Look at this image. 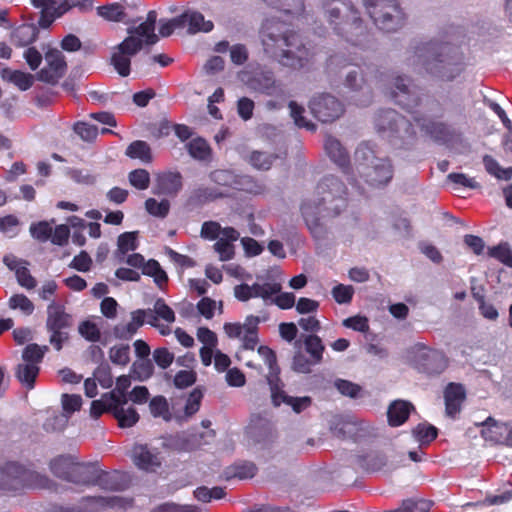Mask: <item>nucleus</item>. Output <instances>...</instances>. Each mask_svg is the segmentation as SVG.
<instances>
[{"label": "nucleus", "mask_w": 512, "mask_h": 512, "mask_svg": "<svg viewBox=\"0 0 512 512\" xmlns=\"http://www.w3.org/2000/svg\"><path fill=\"white\" fill-rule=\"evenodd\" d=\"M8 306L12 310L19 309L24 315H31L34 311V304L24 294L12 295L8 301Z\"/></svg>", "instance_id": "nucleus-48"}, {"label": "nucleus", "mask_w": 512, "mask_h": 512, "mask_svg": "<svg viewBox=\"0 0 512 512\" xmlns=\"http://www.w3.org/2000/svg\"><path fill=\"white\" fill-rule=\"evenodd\" d=\"M356 158L366 162L360 163L358 171L371 186L381 187L391 181L394 168L389 158L375 156L368 147H359L356 150Z\"/></svg>", "instance_id": "nucleus-7"}, {"label": "nucleus", "mask_w": 512, "mask_h": 512, "mask_svg": "<svg viewBox=\"0 0 512 512\" xmlns=\"http://www.w3.org/2000/svg\"><path fill=\"white\" fill-rule=\"evenodd\" d=\"M418 358L422 369L429 374H439L445 369V358L436 350L422 347L418 352Z\"/></svg>", "instance_id": "nucleus-22"}, {"label": "nucleus", "mask_w": 512, "mask_h": 512, "mask_svg": "<svg viewBox=\"0 0 512 512\" xmlns=\"http://www.w3.org/2000/svg\"><path fill=\"white\" fill-rule=\"evenodd\" d=\"M241 80L248 88L269 96L282 93L280 83L275 79L274 72L269 69H259L253 72H242Z\"/></svg>", "instance_id": "nucleus-13"}, {"label": "nucleus", "mask_w": 512, "mask_h": 512, "mask_svg": "<svg viewBox=\"0 0 512 512\" xmlns=\"http://www.w3.org/2000/svg\"><path fill=\"white\" fill-rule=\"evenodd\" d=\"M72 326V317L65 312L62 305L52 301L47 307L46 329L50 333L49 342L57 350H61L68 339L66 329Z\"/></svg>", "instance_id": "nucleus-11"}, {"label": "nucleus", "mask_w": 512, "mask_h": 512, "mask_svg": "<svg viewBox=\"0 0 512 512\" xmlns=\"http://www.w3.org/2000/svg\"><path fill=\"white\" fill-rule=\"evenodd\" d=\"M92 485H98L107 491H118L122 488L117 475L108 473H99L96 469L94 471V481Z\"/></svg>", "instance_id": "nucleus-41"}, {"label": "nucleus", "mask_w": 512, "mask_h": 512, "mask_svg": "<svg viewBox=\"0 0 512 512\" xmlns=\"http://www.w3.org/2000/svg\"><path fill=\"white\" fill-rule=\"evenodd\" d=\"M129 183L139 190H145L150 185V175L145 169H135L128 175Z\"/></svg>", "instance_id": "nucleus-56"}, {"label": "nucleus", "mask_w": 512, "mask_h": 512, "mask_svg": "<svg viewBox=\"0 0 512 512\" xmlns=\"http://www.w3.org/2000/svg\"><path fill=\"white\" fill-rule=\"evenodd\" d=\"M131 456L134 464L147 472L156 471L162 463L159 451L147 444H135Z\"/></svg>", "instance_id": "nucleus-18"}, {"label": "nucleus", "mask_w": 512, "mask_h": 512, "mask_svg": "<svg viewBox=\"0 0 512 512\" xmlns=\"http://www.w3.org/2000/svg\"><path fill=\"white\" fill-rule=\"evenodd\" d=\"M407 54V64L419 73L451 81L461 72V57L457 49L442 40L413 42Z\"/></svg>", "instance_id": "nucleus-2"}, {"label": "nucleus", "mask_w": 512, "mask_h": 512, "mask_svg": "<svg viewBox=\"0 0 512 512\" xmlns=\"http://www.w3.org/2000/svg\"><path fill=\"white\" fill-rule=\"evenodd\" d=\"M413 406L403 400H396L392 402L387 411L388 422L391 426H399L403 424L411 411Z\"/></svg>", "instance_id": "nucleus-27"}, {"label": "nucleus", "mask_w": 512, "mask_h": 512, "mask_svg": "<svg viewBox=\"0 0 512 512\" xmlns=\"http://www.w3.org/2000/svg\"><path fill=\"white\" fill-rule=\"evenodd\" d=\"M345 195V185L330 175L319 182L315 195L302 203V215L315 236L318 234L317 221L320 218L335 217L346 208Z\"/></svg>", "instance_id": "nucleus-3"}, {"label": "nucleus", "mask_w": 512, "mask_h": 512, "mask_svg": "<svg viewBox=\"0 0 512 512\" xmlns=\"http://www.w3.org/2000/svg\"><path fill=\"white\" fill-rule=\"evenodd\" d=\"M1 75L4 80L14 84L22 91L29 89L34 82L33 75L20 70L4 68L1 72Z\"/></svg>", "instance_id": "nucleus-30"}, {"label": "nucleus", "mask_w": 512, "mask_h": 512, "mask_svg": "<svg viewBox=\"0 0 512 512\" xmlns=\"http://www.w3.org/2000/svg\"><path fill=\"white\" fill-rule=\"evenodd\" d=\"M137 234L138 232L133 231L119 235L115 256L120 262L124 261V257L129 251L137 249Z\"/></svg>", "instance_id": "nucleus-33"}, {"label": "nucleus", "mask_w": 512, "mask_h": 512, "mask_svg": "<svg viewBox=\"0 0 512 512\" xmlns=\"http://www.w3.org/2000/svg\"><path fill=\"white\" fill-rule=\"evenodd\" d=\"M387 95L411 113L416 112L423 100L419 88L412 84L410 78L401 75L393 77Z\"/></svg>", "instance_id": "nucleus-10"}, {"label": "nucleus", "mask_w": 512, "mask_h": 512, "mask_svg": "<svg viewBox=\"0 0 512 512\" xmlns=\"http://www.w3.org/2000/svg\"><path fill=\"white\" fill-rule=\"evenodd\" d=\"M258 355L262 358L265 364L269 368V375L267 376V382L269 383V378L273 377L279 378V367L277 366L276 354L270 349L268 346H259L257 349Z\"/></svg>", "instance_id": "nucleus-42"}, {"label": "nucleus", "mask_w": 512, "mask_h": 512, "mask_svg": "<svg viewBox=\"0 0 512 512\" xmlns=\"http://www.w3.org/2000/svg\"><path fill=\"white\" fill-rule=\"evenodd\" d=\"M282 285L276 281L256 282L252 285L240 284L234 287V296L246 302L251 298H261L265 303L275 304L280 309H290L295 305V295L281 293Z\"/></svg>", "instance_id": "nucleus-6"}, {"label": "nucleus", "mask_w": 512, "mask_h": 512, "mask_svg": "<svg viewBox=\"0 0 512 512\" xmlns=\"http://www.w3.org/2000/svg\"><path fill=\"white\" fill-rule=\"evenodd\" d=\"M186 147L190 156L197 160H207L211 153L208 143L202 138L191 140Z\"/></svg>", "instance_id": "nucleus-43"}, {"label": "nucleus", "mask_w": 512, "mask_h": 512, "mask_svg": "<svg viewBox=\"0 0 512 512\" xmlns=\"http://www.w3.org/2000/svg\"><path fill=\"white\" fill-rule=\"evenodd\" d=\"M277 157L273 153L255 150L247 156V161L257 170H269Z\"/></svg>", "instance_id": "nucleus-36"}, {"label": "nucleus", "mask_w": 512, "mask_h": 512, "mask_svg": "<svg viewBox=\"0 0 512 512\" xmlns=\"http://www.w3.org/2000/svg\"><path fill=\"white\" fill-rule=\"evenodd\" d=\"M157 12L150 10L146 19L138 25L128 27L127 36L111 49V65L122 77L131 72V59L141 50L150 48L159 41L155 33Z\"/></svg>", "instance_id": "nucleus-4"}, {"label": "nucleus", "mask_w": 512, "mask_h": 512, "mask_svg": "<svg viewBox=\"0 0 512 512\" xmlns=\"http://www.w3.org/2000/svg\"><path fill=\"white\" fill-rule=\"evenodd\" d=\"M364 3L381 30L391 32L403 25L405 15L396 0H364Z\"/></svg>", "instance_id": "nucleus-8"}, {"label": "nucleus", "mask_w": 512, "mask_h": 512, "mask_svg": "<svg viewBox=\"0 0 512 512\" xmlns=\"http://www.w3.org/2000/svg\"><path fill=\"white\" fill-rule=\"evenodd\" d=\"M483 164L486 171L497 179H510V172L512 171V168H501L499 163L492 156L485 155L483 157Z\"/></svg>", "instance_id": "nucleus-49"}, {"label": "nucleus", "mask_w": 512, "mask_h": 512, "mask_svg": "<svg viewBox=\"0 0 512 512\" xmlns=\"http://www.w3.org/2000/svg\"><path fill=\"white\" fill-rule=\"evenodd\" d=\"M447 182L455 185V188L465 187L469 189H479L480 183L475 178L469 177L464 173H450L447 175Z\"/></svg>", "instance_id": "nucleus-51"}, {"label": "nucleus", "mask_w": 512, "mask_h": 512, "mask_svg": "<svg viewBox=\"0 0 512 512\" xmlns=\"http://www.w3.org/2000/svg\"><path fill=\"white\" fill-rule=\"evenodd\" d=\"M261 43L265 55L292 71L306 69L313 58L302 37L276 18L268 19L263 24Z\"/></svg>", "instance_id": "nucleus-1"}, {"label": "nucleus", "mask_w": 512, "mask_h": 512, "mask_svg": "<svg viewBox=\"0 0 512 512\" xmlns=\"http://www.w3.org/2000/svg\"><path fill=\"white\" fill-rule=\"evenodd\" d=\"M78 331L82 337L90 342H97L101 338V333L99 328L94 322L91 321H83L79 327Z\"/></svg>", "instance_id": "nucleus-59"}, {"label": "nucleus", "mask_w": 512, "mask_h": 512, "mask_svg": "<svg viewBox=\"0 0 512 512\" xmlns=\"http://www.w3.org/2000/svg\"><path fill=\"white\" fill-rule=\"evenodd\" d=\"M149 409L154 417H161L165 421H169L171 419L167 400L163 396L154 397L149 403Z\"/></svg>", "instance_id": "nucleus-52"}, {"label": "nucleus", "mask_w": 512, "mask_h": 512, "mask_svg": "<svg viewBox=\"0 0 512 512\" xmlns=\"http://www.w3.org/2000/svg\"><path fill=\"white\" fill-rule=\"evenodd\" d=\"M145 208L147 212L152 216L164 218L169 212L170 203L168 200H162L158 202L154 198H148L145 201Z\"/></svg>", "instance_id": "nucleus-54"}, {"label": "nucleus", "mask_w": 512, "mask_h": 512, "mask_svg": "<svg viewBox=\"0 0 512 512\" xmlns=\"http://www.w3.org/2000/svg\"><path fill=\"white\" fill-rule=\"evenodd\" d=\"M203 397L202 392L196 388L194 389L185 404L184 413L176 416L177 421L183 422L187 421L191 416H193L200 408L201 399Z\"/></svg>", "instance_id": "nucleus-38"}, {"label": "nucleus", "mask_w": 512, "mask_h": 512, "mask_svg": "<svg viewBox=\"0 0 512 512\" xmlns=\"http://www.w3.org/2000/svg\"><path fill=\"white\" fill-rule=\"evenodd\" d=\"M412 433L420 444H428L437 437V429L426 423L418 424L413 429Z\"/></svg>", "instance_id": "nucleus-47"}, {"label": "nucleus", "mask_w": 512, "mask_h": 512, "mask_svg": "<svg viewBox=\"0 0 512 512\" xmlns=\"http://www.w3.org/2000/svg\"><path fill=\"white\" fill-rule=\"evenodd\" d=\"M366 465L368 469L373 471L383 469L389 471L395 469L398 466V464L394 463L393 460H390V456L385 453H375L367 456Z\"/></svg>", "instance_id": "nucleus-37"}, {"label": "nucleus", "mask_w": 512, "mask_h": 512, "mask_svg": "<svg viewBox=\"0 0 512 512\" xmlns=\"http://www.w3.org/2000/svg\"><path fill=\"white\" fill-rule=\"evenodd\" d=\"M153 307L154 312L158 318L163 319L167 323H173L175 321L174 311L165 303L163 299H157Z\"/></svg>", "instance_id": "nucleus-63"}, {"label": "nucleus", "mask_w": 512, "mask_h": 512, "mask_svg": "<svg viewBox=\"0 0 512 512\" xmlns=\"http://www.w3.org/2000/svg\"><path fill=\"white\" fill-rule=\"evenodd\" d=\"M48 483L46 476L29 471L17 463L9 462L0 465V489H18L24 485L44 488Z\"/></svg>", "instance_id": "nucleus-9"}, {"label": "nucleus", "mask_w": 512, "mask_h": 512, "mask_svg": "<svg viewBox=\"0 0 512 512\" xmlns=\"http://www.w3.org/2000/svg\"><path fill=\"white\" fill-rule=\"evenodd\" d=\"M47 67L43 68L38 77L41 81L55 83L65 72L66 62L61 51L50 49L45 54Z\"/></svg>", "instance_id": "nucleus-19"}, {"label": "nucleus", "mask_w": 512, "mask_h": 512, "mask_svg": "<svg viewBox=\"0 0 512 512\" xmlns=\"http://www.w3.org/2000/svg\"><path fill=\"white\" fill-rule=\"evenodd\" d=\"M182 188V176L179 172L159 174L153 193L157 195L175 196Z\"/></svg>", "instance_id": "nucleus-21"}, {"label": "nucleus", "mask_w": 512, "mask_h": 512, "mask_svg": "<svg viewBox=\"0 0 512 512\" xmlns=\"http://www.w3.org/2000/svg\"><path fill=\"white\" fill-rule=\"evenodd\" d=\"M180 17L183 18V26L188 25L189 34L208 33L214 28L212 21L206 20L203 14L195 10H186Z\"/></svg>", "instance_id": "nucleus-23"}, {"label": "nucleus", "mask_w": 512, "mask_h": 512, "mask_svg": "<svg viewBox=\"0 0 512 512\" xmlns=\"http://www.w3.org/2000/svg\"><path fill=\"white\" fill-rule=\"evenodd\" d=\"M94 471L95 468L93 466L74 461L67 481L77 485H92Z\"/></svg>", "instance_id": "nucleus-25"}, {"label": "nucleus", "mask_w": 512, "mask_h": 512, "mask_svg": "<svg viewBox=\"0 0 512 512\" xmlns=\"http://www.w3.org/2000/svg\"><path fill=\"white\" fill-rule=\"evenodd\" d=\"M58 7V15H63L69 9L78 7L81 11H89L93 8L92 0H64Z\"/></svg>", "instance_id": "nucleus-60"}, {"label": "nucleus", "mask_w": 512, "mask_h": 512, "mask_svg": "<svg viewBox=\"0 0 512 512\" xmlns=\"http://www.w3.org/2000/svg\"><path fill=\"white\" fill-rule=\"evenodd\" d=\"M486 424L490 425L495 431L496 434H499L500 441H502L507 446L512 447V425L507 424H498L492 418H488L486 420Z\"/></svg>", "instance_id": "nucleus-57"}, {"label": "nucleus", "mask_w": 512, "mask_h": 512, "mask_svg": "<svg viewBox=\"0 0 512 512\" xmlns=\"http://www.w3.org/2000/svg\"><path fill=\"white\" fill-rule=\"evenodd\" d=\"M81 502L85 509H113L128 510L133 508V499L122 495H99L87 496L82 498Z\"/></svg>", "instance_id": "nucleus-17"}, {"label": "nucleus", "mask_w": 512, "mask_h": 512, "mask_svg": "<svg viewBox=\"0 0 512 512\" xmlns=\"http://www.w3.org/2000/svg\"><path fill=\"white\" fill-rule=\"evenodd\" d=\"M142 312H131V320L128 323H119L114 327V336L118 339L129 340L142 326V320L138 315Z\"/></svg>", "instance_id": "nucleus-29"}, {"label": "nucleus", "mask_w": 512, "mask_h": 512, "mask_svg": "<svg viewBox=\"0 0 512 512\" xmlns=\"http://www.w3.org/2000/svg\"><path fill=\"white\" fill-rule=\"evenodd\" d=\"M48 350L49 348L46 345L40 346L36 343L28 344L22 351V360L26 363L39 366Z\"/></svg>", "instance_id": "nucleus-40"}, {"label": "nucleus", "mask_w": 512, "mask_h": 512, "mask_svg": "<svg viewBox=\"0 0 512 512\" xmlns=\"http://www.w3.org/2000/svg\"><path fill=\"white\" fill-rule=\"evenodd\" d=\"M97 13L104 19L113 22H120L125 18L124 7L119 3L100 6L97 8Z\"/></svg>", "instance_id": "nucleus-44"}, {"label": "nucleus", "mask_w": 512, "mask_h": 512, "mask_svg": "<svg viewBox=\"0 0 512 512\" xmlns=\"http://www.w3.org/2000/svg\"><path fill=\"white\" fill-rule=\"evenodd\" d=\"M325 150L328 156L331 158V160L335 162L338 166L345 167L348 164V154L341 145V143L336 138H333L331 136L326 138Z\"/></svg>", "instance_id": "nucleus-31"}, {"label": "nucleus", "mask_w": 512, "mask_h": 512, "mask_svg": "<svg viewBox=\"0 0 512 512\" xmlns=\"http://www.w3.org/2000/svg\"><path fill=\"white\" fill-rule=\"evenodd\" d=\"M312 114L321 122H332L343 114L342 103L330 94H319L309 102Z\"/></svg>", "instance_id": "nucleus-14"}, {"label": "nucleus", "mask_w": 512, "mask_h": 512, "mask_svg": "<svg viewBox=\"0 0 512 512\" xmlns=\"http://www.w3.org/2000/svg\"><path fill=\"white\" fill-rule=\"evenodd\" d=\"M290 116L293 118L295 125L300 128H306L307 130L314 131L316 129V125L307 121L303 117L304 108L298 105L295 101L289 102Z\"/></svg>", "instance_id": "nucleus-50"}, {"label": "nucleus", "mask_w": 512, "mask_h": 512, "mask_svg": "<svg viewBox=\"0 0 512 512\" xmlns=\"http://www.w3.org/2000/svg\"><path fill=\"white\" fill-rule=\"evenodd\" d=\"M73 464L74 459L71 456H60L51 461L50 468L56 477L67 481Z\"/></svg>", "instance_id": "nucleus-39"}, {"label": "nucleus", "mask_w": 512, "mask_h": 512, "mask_svg": "<svg viewBox=\"0 0 512 512\" xmlns=\"http://www.w3.org/2000/svg\"><path fill=\"white\" fill-rule=\"evenodd\" d=\"M446 413L449 416L456 415L465 399L464 387L460 384L450 383L444 393Z\"/></svg>", "instance_id": "nucleus-24"}, {"label": "nucleus", "mask_w": 512, "mask_h": 512, "mask_svg": "<svg viewBox=\"0 0 512 512\" xmlns=\"http://www.w3.org/2000/svg\"><path fill=\"white\" fill-rule=\"evenodd\" d=\"M488 255L501 263L512 267V250L507 242H501L497 246L488 249Z\"/></svg>", "instance_id": "nucleus-46"}, {"label": "nucleus", "mask_w": 512, "mask_h": 512, "mask_svg": "<svg viewBox=\"0 0 512 512\" xmlns=\"http://www.w3.org/2000/svg\"><path fill=\"white\" fill-rule=\"evenodd\" d=\"M142 273L147 276L154 278L155 283L161 287L168 279L166 272L161 268L160 264L156 260H149L144 263L142 267Z\"/></svg>", "instance_id": "nucleus-45"}, {"label": "nucleus", "mask_w": 512, "mask_h": 512, "mask_svg": "<svg viewBox=\"0 0 512 512\" xmlns=\"http://www.w3.org/2000/svg\"><path fill=\"white\" fill-rule=\"evenodd\" d=\"M125 155L131 159H138L142 163H150L152 161L151 148L142 140L132 142L126 148Z\"/></svg>", "instance_id": "nucleus-34"}, {"label": "nucleus", "mask_w": 512, "mask_h": 512, "mask_svg": "<svg viewBox=\"0 0 512 512\" xmlns=\"http://www.w3.org/2000/svg\"><path fill=\"white\" fill-rule=\"evenodd\" d=\"M353 294L354 289L352 286L339 284L332 289V296L339 304L349 303L352 300Z\"/></svg>", "instance_id": "nucleus-62"}, {"label": "nucleus", "mask_w": 512, "mask_h": 512, "mask_svg": "<svg viewBox=\"0 0 512 512\" xmlns=\"http://www.w3.org/2000/svg\"><path fill=\"white\" fill-rule=\"evenodd\" d=\"M29 231L31 236L40 242H46L51 239L52 236V227L47 221L32 223Z\"/></svg>", "instance_id": "nucleus-53"}, {"label": "nucleus", "mask_w": 512, "mask_h": 512, "mask_svg": "<svg viewBox=\"0 0 512 512\" xmlns=\"http://www.w3.org/2000/svg\"><path fill=\"white\" fill-rule=\"evenodd\" d=\"M323 15L332 29L348 41L356 42L364 34L365 28L359 12L349 0H324Z\"/></svg>", "instance_id": "nucleus-5"}, {"label": "nucleus", "mask_w": 512, "mask_h": 512, "mask_svg": "<svg viewBox=\"0 0 512 512\" xmlns=\"http://www.w3.org/2000/svg\"><path fill=\"white\" fill-rule=\"evenodd\" d=\"M74 131L84 141H92L97 137L98 129L95 125L78 122L74 125Z\"/></svg>", "instance_id": "nucleus-61"}, {"label": "nucleus", "mask_w": 512, "mask_h": 512, "mask_svg": "<svg viewBox=\"0 0 512 512\" xmlns=\"http://www.w3.org/2000/svg\"><path fill=\"white\" fill-rule=\"evenodd\" d=\"M38 35V28L34 24H23L13 30L11 43L16 47H25L32 44Z\"/></svg>", "instance_id": "nucleus-26"}, {"label": "nucleus", "mask_w": 512, "mask_h": 512, "mask_svg": "<svg viewBox=\"0 0 512 512\" xmlns=\"http://www.w3.org/2000/svg\"><path fill=\"white\" fill-rule=\"evenodd\" d=\"M39 366L32 363H20L16 366L15 377L26 388L32 389L35 384L36 377L39 373Z\"/></svg>", "instance_id": "nucleus-28"}, {"label": "nucleus", "mask_w": 512, "mask_h": 512, "mask_svg": "<svg viewBox=\"0 0 512 512\" xmlns=\"http://www.w3.org/2000/svg\"><path fill=\"white\" fill-rule=\"evenodd\" d=\"M435 503L431 500L412 497L402 501L401 505L387 512H429Z\"/></svg>", "instance_id": "nucleus-32"}, {"label": "nucleus", "mask_w": 512, "mask_h": 512, "mask_svg": "<svg viewBox=\"0 0 512 512\" xmlns=\"http://www.w3.org/2000/svg\"><path fill=\"white\" fill-rule=\"evenodd\" d=\"M343 85L354 94L353 97H359L357 99L359 105H367L370 103L372 91L360 67L354 66L346 73Z\"/></svg>", "instance_id": "nucleus-15"}, {"label": "nucleus", "mask_w": 512, "mask_h": 512, "mask_svg": "<svg viewBox=\"0 0 512 512\" xmlns=\"http://www.w3.org/2000/svg\"><path fill=\"white\" fill-rule=\"evenodd\" d=\"M269 387L271 391V399L274 406H280L282 403L290 406L294 412L301 413L311 405V398L308 396L292 397L282 390L283 384L280 378H269Z\"/></svg>", "instance_id": "nucleus-16"}, {"label": "nucleus", "mask_w": 512, "mask_h": 512, "mask_svg": "<svg viewBox=\"0 0 512 512\" xmlns=\"http://www.w3.org/2000/svg\"><path fill=\"white\" fill-rule=\"evenodd\" d=\"M196 382V373L194 371L181 370L174 377V385L179 389L192 386Z\"/></svg>", "instance_id": "nucleus-64"}, {"label": "nucleus", "mask_w": 512, "mask_h": 512, "mask_svg": "<svg viewBox=\"0 0 512 512\" xmlns=\"http://www.w3.org/2000/svg\"><path fill=\"white\" fill-rule=\"evenodd\" d=\"M129 353L128 345L113 346L109 351V358L112 363L125 366L130 360Z\"/></svg>", "instance_id": "nucleus-58"}, {"label": "nucleus", "mask_w": 512, "mask_h": 512, "mask_svg": "<svg viewBox=\"0 0 512 512\" xmlns=\"http://www.w3.org/2000/svg\"><path fill=\"white\" fill-rule=\"evenodd\" d=\"M304 343L306 350L313 358L314 363L320 362L324 350V346L321 342V339L316 335H309L305 338Z\"/></svg>", "instance_id": "nucleus-55"}, {"label": "nucleus", "mask_w": 512, "mask_h": 512, "mask_svg": "<svg viewBox=\"0 0 512 512\" xmlns=\"http://www.w3.org/2000/svg\"><path fill=\"white\" fill-rule=\"evenodd\" d=\"M375 126L379 132L388 137L410 138L414 134L412 124L395 110L380 111L375 117Z\"/></svg>", "instance_id": "nucleus-12"}, {"label": "nucleus", "mask_w": 512, "mask_h": 512, "mask_svg": "<svg viewBox=\"0 0 512 512\" xmlns=\"http://www.w3.org/2000/svg\"><path fill=\"white\" fill-rule=\"evenodd\" d=\"M512 500V487L505 489L496 495H488L485 500L475 503H467L464 505L466 508L486 509L490 505H501Z\"/></svg>", "instance_id": "nucleus-35"}, {"label": "nucleus", "mask_w": 512, "mask_h": 512, "mask_svg": "<svg viewBox=\"0 0 512 512\" xmlns=\"http://www.w3.org/2000/svg\"><path fill=\"white\" fill-rule=\"evenodd\" d=\"M105 398L108 399L110 406L112 405L113 415L118 420L120 427L129 428L138 422L139 415L137 411L132 407L125 408L128 399L121 396V400H116L114 394H106Z\"/></svg>", "instance_id": "nucleus-20"}]
</instances>
